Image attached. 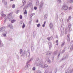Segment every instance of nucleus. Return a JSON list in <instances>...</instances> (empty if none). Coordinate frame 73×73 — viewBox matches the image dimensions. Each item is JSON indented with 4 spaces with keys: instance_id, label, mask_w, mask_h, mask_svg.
<instances>
[{
    "instance_id": "bb28decb",
    "label": "nucleus",
    "mask_w": 73,
    "mask_h": 73,
    "mask_svg": "<svg viewBox=\"0 0 73 73\" xmlns=\"http://www.w3.org/2000/svg\"><path fill=\"white\" fill-rule=\"evenodd\" d=\"M3 36H4V37H5V36H6V34H3Z\"/></svg>"
},
{
    "instance_id": "9b49d317",
    "label": "nucleus",
    "mask_w": 73,
    "mask_h": 73,
    "mask_svg": "<svg viewBox=\"0 0 73 73\" xmlns=\"http://www.w3.org/2000/svg\"><path fill=\"white\" fill-rule=\"evenodd\" d=\"M44 5V3H42L40 5V7H42Z\"/></svg>"
},
{
    "instance_id": "20e7f679",
    "label": "nucleus",
    "mask_w": 73,
    "mask_h": 73,
    "mask_svg": "<svg viewBox=\"0 0 73 73\" xmlns=\"http://www.w3.org/2000/svg\"><path fill=\"white\" fill-rule=\"evenodd\" d=\"M67 41H68V42H69L70 41V38H69V35H67Z\"/></svg>"
},
{
    "instance_id": "f8f14e48",
    "label": "nucleus",
    "mask_w": 73,
    "mask_h": 73,
    "mask_svg": "<svg viewBox=\"0 0 73 73\" xmlns=\"http://www.w3.org/2000/svg\"><path fill=\"white\" fill-rule=\"evenodd\" d=\"M12 8H15V5H13L12 6Z\"/></svg>"
},
{
    "instance_id": "cd10ccee",
    "label": "nucleus",
    "mask_w": 73,
    "mask_h": 73,
    "mask_svg": "<svg viewBox=\"0 0 73 73\" xmlns=\"http://www.w3.org/2000/svg\"><path fill=\"white\" fill-rule=\"evenodd\" d=\"M45 17H44V19H47V17L46 16V15H45Z\"/></svg>"
},
{
    "instance_id": "423d86ee",
    "label": "nucleus",
    "mask_w": 73,
    "mask_h": 73,
    "mask_svg": "<svg viewBox=\"0 0 73 73\" xmlns=\"http://www.w3.org/2000/svg\"><path fill=\"white\" fill-rule=\"evenodd\" d=\"M46 23V22L45 21L44 23V24L43 25H42V27H45V25Z\"/></svg>"
},
{
    "instance_id": "f704fd0d",
    "label": "nucleus",
    "mask_w": 73,
    "mask_h": 73,
    "mask_svg": "<svg viewBox=\"0 0 73 73\" xmlns=\"http://www.w3.org/2000/svg\"><path fill=\"white\" fill-rule=\"evenodd\" d=\"M59 0V2L60 3V2H61V0H59H59Z\"/></svg>"
},
{
    "instance_id": "e433bc0d",
    "label": "nucleus",
    "mask_w": 73,
    "mask_h": 73,
    "mask_svg": "<svg viewBox=\"0 0 73 73\" xmlns=\"http://www.w3.org/2000/svg\"><path fill=\"white\" fill-rule=\"evenodd\" d=\"M17 12H19V11H18Z\"/></svg>"
},
{
    "instance_id": "1a4fd4ad",
    "label": "nucleus",
    "mask_w": 73,
    "mask_h": 73,
    "mask_svg": "<svg viewBox=\"0 0 73 73\" xmlns=\"http://www.w3.org/2000/svg\"><path fill=\"white\" fill-rule=\"evenodd\" d=\"M15 21H16V20H13L11 21V22L12 23H14V22H15Z\"/></svg>"
},
{
    "instance_id": "412c9836",
    "label": "nucleus",
    "mask_w": 73,
    "mask_h": 73,
    "mask_svg": "<svg viewBox=\"0 0 73 73\" xmlns=\"http://www.w3.org/2000/svg\"><path fill=\"white\" fill-rule=\"evenodd\" d=\"M34 9L35 10H36L37 9V7H34Z\"/></svg>"
},
{
    "instance_id": "c756f323",
    "label": "nucleus",
    "mask_w": 73,
    "mask_h": 73,
    "mask_svg": "<svg viewBox=\"0 0 73 73\" xmlns=\"http://www.w3.org/2000/svg\"><path fill=\"white\" fill-rule=\"evenodd\" d=\"M71 19V16H69V19Z\"/></svg>"
},
{
    "instance_id": "ddd939ff",
    "label": "nucleus",
    "mask_w": 73,
    "mask_h": 73,
    "mask_svg": "<svg viewBox=\"0 0 73 73\" xmlns=\"http://www.w3.org/2000/svg\"><path fill=\"white\" fill-rule=\"evenodd\" d=\"M34 15H35V13L31 14V17H32V16H34Z\"/></svg>"
},
{
    "instance_id": "4be33fe9",
    "label": "nucleus",
    "mask_w": 73,
    "mask_h": 73,
    "mask_svg": "<svg viewBox=\"0 0 73 73\" xmlns=\"http://www.w3.org/2000/svg\"><path fill=\"white\" fill-rule=\"evenodd\" d=\"M47 39L48 40H49V41H50V37L48 38H47Z\"/></svg>"
},
{
    "instance_id": "5701e85b",
    "label": "nucleus",
    "mask_w": 73,
    "mask_h": 73,
    "mask_svg": "<svg viewBox=\"0 0 73 73\" xmlns=\"http://www.w3.org/2000/svg\"><path fill=\"white\" fill-rule=\"evenodd\" d=\"M23 4H25L26 3V2L25 1H23Z\"/></svg>"
},
{
    "instance_id": "2eb2a0df",
    "label": "nucleus",
    "mask_w": 73,
    "mask_h": 73,
    "mask_svg": "<svg viewBox=\"0 0 73 73\" xmlns=\"http://www.w3.org/2000/svg\"><path fill=\"white\" fill-rule=\"evenodd\" d=\"M41 67L42 68H45V66H44V65H43L41 66Z\"/></svg>"
},
{
    "instance_id": "6ab92c4d",
    "label": "nucleus",
    "mask_w": 73,
    "mask_h": 73,
    "mask_svg": "<svg viewBox=\"0 0 73 73\" xmlns=\"http://www.w3.org/2000/svg\"><path fill=\"white\" fill-rule=\"evenodd\" d=\"M35 70L36 68H35V67H33V70Z\"/></svg>"
},
{
    "instance_id": "4c0bfd02",
    "label": "nucleus",
    "mask_w": 73,
    "mask_h": 73,
    "mask_svg": "<svg viewBox=\"0 0 73 73\" xmlns=\"http://www.w3.org/2000/svg\"><path fill=\"white\" fill-rule=\"evenodd\" d=\"M49 44H50V43H49Z\"/></svg>"
},
{
    "instance_id": "72a5a7b5",
    "label": "nucleus",
    "mask_w": 73,
    "mask_h": 73,
    "mask_svg": "<svg viewBox=\"0 0 73 73\" xmlns=\"http://www.w3.org/2000/svg\"><path fill=\"white\" fill-rule=\"evenodd\" d=\"M65 52V51H64V50H63V51H62V52Z\"/></svg>"
},
{
    "instance_id": "6e6552de",
    "label": "nucleus",
    "mask_w": 73,
    "mask_h": 73,
    "mask_svg": "<svg viewBox=\"0 0 73 73\" xmlns=\"http://www.w3.org/2000/svg\"><path fill=\"white\" fill-rule=\"evenodd\" d=\"M27 14V10H25V12L24 13V15H25Z\"/></svg>"
},
{
    "instance_id": "c85d7f7f",
    "label": "nucleus",
    "mask_w": 73,
    "mask_h": 73,
    "mask_svg": "<svg viewBox=\"0 0 73 73\" xmlns=\"http://www.w3.org/2000/svg\"><path fill=\"white\" fill-rule=\"evenodd\" d=\"M20 53H21L22 52H23V50L21 49L20 50Z\"/></svg>"
},
{
    "instance_id": "dca6fc26",
    "label": "nucleus",
    "mask_w": 73,
    "mask_h": 73,
    "mask_svg": "<svg viewBox=\"0 0 73 73\" xmlns=\"http://www.w3.org/2000/svg\"><path fill=\"white\" fill-rule=\"evenodd\" d=\"M72 9V7H69V9L70 10Z\"/></svg>"
},
{
    "instance_id": "a878e982",
    "label": "nucleus",
    "mask_w": 73,
    "mask_h": 73,
    "mask_svg": "<svg viewBox=\"0 0 73 73\" xmlns=\"http://www.w3.org/2000/svg\"><path fill=\"white\" fill-rule=\"evenodd\" d=\"M70 19H67V21L68 22H69V21H70Z\"/></svg>"
},
{
    "instance_id": "b1692460",
    "label": "nucleus",
    "mask_w": 73,
    "mask_h": 73,
    "mask_svg": "<svg viewBox=\"0 0 73 73\" xmlns=\"http://www.w3.org/2000/svg\"><path fill=\"white\" fill-rule=\"evenodd\" d=\"M65 44V42L63 43L62 44V46L63 45H64V44Z\"/></svg>"
},
{
    "instance_id": "7ed1b4c3",
    "label": "nucleus",
    "mask_w": 73,
    "mask_h": 73,
    "mask_svg": "<svg viewBox=\"0 0 73 73\" xmlns=\"http://www.w3.org/2000/svg\"><path fill=\"white\" fill-rule=\"evenodd\" d=\"M5 31V27H2L0 29V31L3 32V31Z\"/></svg>"
},
{
    "instance_id": "aec40b11",
    "label": "nucleus",
    "mask_w": 73,
    "mask_h": 73,
    "mask_svg": "<svg viewBox=\"0 0 73 73\" xmlns=\"http://www.w3.org/2000/svg\"><path fill=\"white\" fill-rule=\"evenodd\" d=\"M44 68H47V67H48V65H44Z\"/></svg>"
},
{
    "instance_id": "c9c22d12",
    "label": "nucleus",
    "mask_w": 73,
    "mask_h": 73,
    "mask_svg": "<svg viewBox=\"0 0 73 73\" xmlns=\"http://www.w3.org/2000/svg\"><path fill=\"white\" fill-rule=\"evenodd\" d=\"M13 1V0H10V1Z\"/></svg>"
},
{
    "instance_id": "f257e3e1",
    "label": "nucleus",
    "mask_w": 73,
    "mask_h": 73,
    "mask_svg": "<svg viewBox=\"0 0 73 73\" xmlns=\"http://www.w3.org/2000/svg\"><path fill=\"white\" fill-rule=\"evenodd\" d=\"M68 8V6H67L66 5H64L62 7V9L64 10V11H65L66 10H67Z\"/></svg>"
},
{
    "instance_id": "473e14b6",
    "label": "nucleus",
    "mask_w": 73,
    "mask_h": 73,
    "mask_svg": "<svg viewBox=\"0 0 73 73\" xmlns=\"http://www.w3.org/2000/svg\"><path fill=\"white\" fill-rule=\"evenodd\" d=\"M71 48H73V45H72Z\"/></svg>"
},
{
    "instance_id": "0eeeda50",
    "label": "nucleus",
    "mask_w": 73,
    "mask_h": 73,
    "mask_svg": "<svg viewBox=\"0 0 73 73\" xmlns=\"http://www.w3.org/2000/svg\"><path fill=\"white\" fill-rule=\"evenodd\" d=\"M25 27V24H24V23H23V24L22 26V28H24Z\"/></svg>"
},
{
    "instance_id": "7c9ffc66",
    "label": "nucleus",
    "mask_w": 73,
    "mask_h": 73,
    "mask_svg": "<svg viewBox=\"0 0 73 73\" xmlns=\"http://www.w3.org/2000/svg\"><path fill=\"white\" fill-rule=\"evenodd\" d=\"M38 20L37 19L36 21V23H38Z\"/></svg>"
},
{
    "instance_id": "f3484780",
    "label": "nucleus",
    "mask_w": 73,
    "mask_h": 73,
    "mask_svg": "<svg viewBox=\"0 0 73 73\" xmlns=\"http://www.w3.org/2000/svg\"><path fill=\"white\" fill-rule=\"evenodd\" d=\"M20 18L21 19H23V17H22V16L21 15H20Z\"/></svg>"
},
{
    "instance_id": "a211bd4d",
    "label": "nucleus",
    "mask_w": 73,
    "mask_h": 73,
    "mask_svg": "<svg viewBox=\"0 0 73 73\" xmlns=\"http://www.w3.org/2000/svg\"><path fill=\"white\" fill-rule=\"evenodd\" d=\"M12 15V13H10V14H9L8 15L9 16H11Z\"/></svg>"
},
{
    "instance_id": "f03ea898",
    "label": "nucleus",
    "mask_w": 73,
    "mask_h": 73,
    "mask_svg": "<svg viewBox=\"0 0 73 73\" xmlns=\"http://www.w3.org/2000/svg\"><path fill=\"white\" fill-rule=\"evenodd\" d=\"M71 27L72 25H70V24H69L68 25V28L69 31H72V28H71Z\"/></svg>"
},
{
    "instance_id": "9d476101",
    "label": "nucleus",
    "mask_w": 73,
    "mask_h": 73,
    "mask_svg": "<svg viewBox=\"0 0 73 73\" xmlns=\"http://www.w3.org/2000/svg\"><path fill=\"white\" fill-rule=\"evenodd\" d=\"M58 40H57L56 41V45H58Z\"/></svg>"
},
{
    "instance_id": "393cba45",
    "label": "nucleus",
    "mask_w": 73,
    "mask_h": 73,
    "mask_svg": "<svg viewBox=\"0 0 73 73\" xmlns=\"http://www.w3.org/2000/svg\"><path fill=\"white\" fill-rule=\"evenodd\" d=\"M2 16H3V17H5V16H6V15H2Z\"/></svg>"
},
{
    "instance_id": "39448f33",
    "label": "nucleus",
    "mask_w": 73,
    "mask_h": 73,
    "mask_svg": "<svg viewBox=\"0 0 73 73\" xmlns=\"http://www.w3.org/2000/svg\"><path fill=\"white\" fill-rule=\"evenodd\" d=\"M50 28H52L53 27V25L52 23H50Z\"/></svg>"
},
{
    "instance_id": "4468645a",
    "label": "nucleus",
    "mask_w": 73,
    "mask_h": 73,
    "mask_svg": "<svg viewBox=\"0 0 73 73\" xmlns=\"http://www.w3.org/2000/svg\"><path fill=\"white\" fill-rule=\"evenodd\" d=\"M40 25H40V24H38L37 25V27H39Z\"/></svg>"
},
{
    "instance_id": "2f4dec72",
    "label": "nucleus",
    "mask_w": 73,
    "mask_h": 73,
    "mask_svg": "<svg viewBox=\"0 0 73 73\" xmlns=\"http://www.w3.org/2000/svg\"><path fill=\"white\" fill-rule=\"evenodd\" d=\"M1 41H0V46H1Z\"/></svg>"
}]
</instances>
